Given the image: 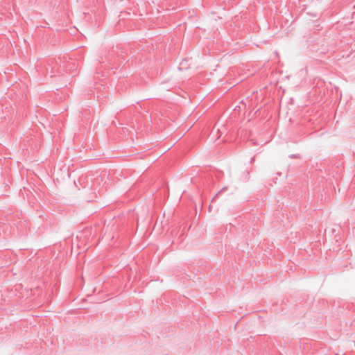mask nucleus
Returning <instances> with one entry per match:
<instances>
[{"mask_svg": "<svg viewBox=\"0 0 355 355\" xmlns=\"http://www.w3.org/2000/svg\"><path fill=\"white\" fill-rule=\"evenodd\" d=\"M298 157V156H297V155H290V157H292V158H293V157Z\"/></svg>", "mask_w": 355, "mask_h": 355, "instance_id": "nucleus-4", "label": "nucleus"}, {"mask_svg": "<svg viewBox=\"0 0 355 355\" xmlns=\"http://www.w3.org/2000/svg\"><path fill=\"white\" fill-rule=\"evenodd\" d=\"M254 157L252 158L251 159V162H254Z\"/></svg>", "mask_w": 355, "mask_h": 355, "instance_id": "nucleus-5", "label": "nucleus"}, {"mask_svg": "<svg viewBox=\"0 0 355 355\" xmlns=\"http://www.w3.org/2000/svg\"><path fill=\"white\" fill-rule=\"evenodd\" d=\"M62 63H64L61 58H58V60H51L48 62V66L46 67V71L49 73L51 76H54L56 73H60L64 68V66H62Z\"/></svg>", "mask_w": 355, "mask_h": 355, "instance_id": "nucleus-1", "label": "nucleus"}, {"mask_svg": "<svg viewBox=\"0 0 355 355\" xmlns=\"http://www.w3.org/2000/svg\"><path fill=\"white\" fill-rule=\"evenodd\" d=\"M62 66H64V70H63L61 73H62L64 70H65V71H67V69H65V68H67V66H66V65H64V64H62Z\"/></svg>", "mask_w": 355, "mask_h": 355, "instance_id": "nucleus-3", "label": "nucleus"}, {"mask_svg": "<svg viewBox=\"0 0 355 355\" xmlns=\"http://www.w3.org/2000/svg\"><path fill=\"white\" fill-rule=\"evenodd\" d=\"M226 188H223V189H221L220 191H219L216 195L215 196L212 198V200L211 202H213L214 201H215L216 200V198L220 195V193L224 191L225 190Z\"/></svg>", "mask_w": 355, "mask_h": 355, "instance_id": "nucleus-2", "label": "nucleus"}]
</instances>
